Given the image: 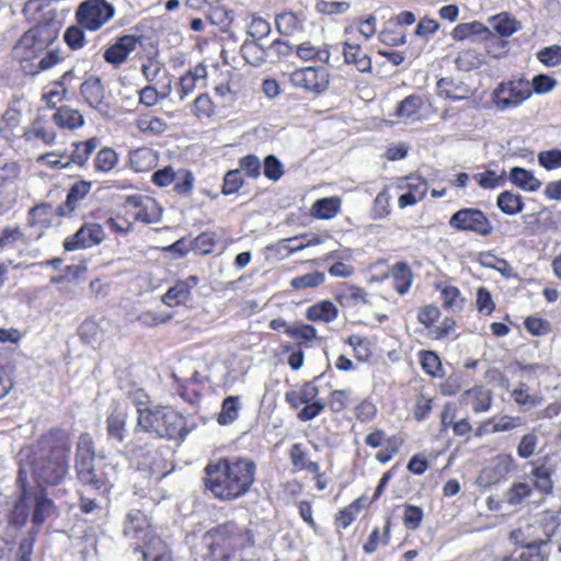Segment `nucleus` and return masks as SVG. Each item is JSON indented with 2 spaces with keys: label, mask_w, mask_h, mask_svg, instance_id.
<instances>
[{
  "label": "nucleus",
  "mask_w": 561,
  "mask_h": 561,
  "mask_svg": "<svg viewBox=\"0 0 561 561\" xmlns=\"http://www.w3.org/2000/svg\"><path fill=\"white\" fill-rule=\"evenodd\" d=\"M71 442L61 430L44 434L26 453H20L18 485L28 488L27 474L43 490L61 483L69 470Z\"/></svg>",
  "instance_id": "1"
},
{
  "label": "nucleus",
  "mask_w": 561,
  "mask_h": 561,
  "mask_svg": "<svg viewBox=\"0 0 561 561\" xmlns=\"http://www.w3.org/2000/svg\"><path fill=\"white\" fill-rule=\"evenodd\" d=\"M204 485L214 497L234 501L245 495L255 481L256 465L243 457H225L210 461L204 469Z\"/></svg>",
  "instance_id": "2"
},
{
  "label": "nucleus",
  "mask_w": 561,
  "mask_h": 561,
  "mask_svg": "<svg viewBox=\"0 0 561 561\" xmlns=\"http://www.w3.org/2000/svg\"><path fill=\"white\" fill-rule=\"evenodd\" d=\"M94 460L95 450L93 439L90 434L83 433L78 438L75 455L77 477L90 491H95L99 495L104 497L108 494L112 483L106 473L94 465Z\"/></svg>",
  "instance_id": "3"
},
{
  "label": "nucleus",
  "mask_w": 561,
  "mask_h": 561,
  "mask_svg": "<svg viewBox=\"0 0 561 561\" xmlns=\"http://www.w3.org/2000/svg\"><path fill=\"white\" fill-rule=\"evenodd\" d=\"M137 433H149L158 438L184 440L188 431L186 420L176 411L157 405L152 412L142 413L137 417Z\"/></svg>",
  "instance_id": "4"
},
{
  "label": "nucleus",
  "mask_w": 561,
  "mask_h": 561,
  "mask_svg": "<svg viewBox=\"0 0 561 561\" xmlns=\"http://www.w3.org/2000/svg\"><path fill=\"white\" fill-rule=\"evenodd\" d=\"M123 455L131 466L147 472L148 478L154 482H159L170 472L159 451L152 444L144 442L142 433H137L135 427L131 438L124 444Z\"/></svg>",
  "instance_id": "5"
},
{
  "label": "nucleus",
  "mask_w": 561,
  "mask_h": 561,
  "mask_svg": "<svg viewBox=\"0 0 561 561\" xmlns=\"http://www.w3.org/2000/svg\"><path fill=\"white\" fill-rule=\"evenodd\" d=\"M56 38L47 25H39L26 31L13 47V55L21 60H31L46 49Z\"/></svg>",
  "instance_id": "6"
},
{
  "label": "nucleus",
  "mask_w": 561,
  "mask_h": 561,
  "mask_svg": "<svg viewBox=\"0 0 561 561\" xmlns=\"http://www.w3.org/2000/svg\"><path fill=\"white\" fill-rule=\"evenodd\" d=\"M528 85L524 79L500 82L491 95L494 107L504 112L520 106L533 95Z\"/></svg>",
  "instance_id": "7"
},
{
  "label": "nucleus",
  "mask_w": 561,
  "mask_h": 561,
  "mask_svg": "<svg viewBox=\"0 0 561 561\" xmlns=\"http://www.w3.org/2000/svg\"><path fill=\"white\" fill-rule=\"evenodd\" d=\"M115 15V7L106 0H84L76 10V20L88 31L100 30Z\"/></svg>",
  "instance_id": "8"
},
{
  "label": "nucleus",
  "mask_w": 561,
  "mask_h": 561,
  "mask_svg": "<svg viewBox=\"0 0 561 561\" xmlns=\"http://www.w3.org/2000/svg\"><path fill=\"white\" fill-rule=\"evenodd\" d=\"M448 225L456 231L472 232L479 237H488L494 230L488 216L481 209L473 207H465L454 213Z\"/></svg>",
  "instance_id": "9"
},
{
  "label": "nucleus",
  "mask_w": 561,
  "mask_h": 561,
  "mask_svg": "<svg viewBox=\"0 0 561 561\" xmlns=\"http://www.w3.org/2000/svg\"><path fill=\"white\" fill-rule=\"evenodd\" d=\"M289 81L295 88L321 95L329 89L330 73L324 67H304L291 72Z\"/></svg>",
  "instance_id": "10"
},
{
  "label": "nucleus",
  "mask_w": 561,
  "mask_h": 561,
  "mask_svg": "<svg viewBox=\"0 0 561 561\" xmlns=\"http://www.w3.org/2000/svg\"><path fill=\"white\" fill-rule=\"evenodd\" d=\"M105 238L103 227L95 222L84 224L72 236L66 238L64 247L67 251L88 249L100 244Z\"/></svg>",
  "instance_id": "11"
},
{
  "label": "nucleus",
  "mask_w": 561,
  "mask_h": 561,
  "mask_svg": "<svg viewBox=\"0 0 561 561\" xmlns=\"http://www.w3.org/2000/svg\"><path fill=\"white\" fill-rule=\"evenodd\" d=\"M139 41L140 36L137 35H123L117 37L115 43L103 53L104 60L114 67L121 66L136 49Z\"/></svg>",
  "instance_id": "12"
},
{
  "label": "nucleus",
  "mask_w": 561,
  "mask_h": 561,
  "mask_svg": "<svg viewBox=\"0 0 561 561\" xmlns=\"http://www.w3.org/2000/svg\"><path fill=\"white\" fill-rule=\"evenodd\" d=\"M199 283V277L190 275L185 279L178 280L167 293L162 296V302L168 307H176L185 305L191 300L192 289Z\"/></svg>",
  "instance_id": "13"
},
{
  "label": "nucleus",
  "mask_w": 561,
  "mask_h": 561,
  "mask_svg": "<svg viewBox=\"0 0 561 561\" xmlns=\"http://www.w3.org/2000/svg\"><path fill=\"white\" fill-rule=\"evenodd\" d=\"M123 534L126 538L147 545L151 530L146 515L138 510L130 511L126 516Z\"/></svg>",
  "instance_id": "14"
},
{
  "label": "nucleus",
  "mask_w": 561,
  "mask_h": 561,
  "mask_svg": "<svg viewBox=\"0 0 561 561\" xmlns=\"http://www.w3.org/2000/svg\"><path fill=\"white\" fill-rule=\"evenodd\" d=\"M80 94L92 108L103 113L108 110L104 103V85L99 77L91 76L80 85Z\"/></svg>",
  "instance_id": "15"
},
{
  "label": "nucleus",
  "mask_w": 561,
  "mask_h": 561,
  "mask_svg": "<svg viewBox=\"0 0 561 561\" xmlns=\"http://www.w3.org/2000/svg\"><path fill=\"white\" fill-rule=\"evenodd\" d=\"M91 187L92 182L90 181L81 180L75 182L68 191L66 201L56 208V215L59 217L71 215L77 209L79 202L89 194Z\"/></svg>",
  "instance_id": "16"
},
{
  "label": "nucleus",
  "mask_w": 561,
  "mask_h": 561,
  "mask_svg": "<svg viewBox=\"0 0 561 561\" xmlns=\"http://www.w3.org/2000/svg\"><path fill=\"white\" fill-rule=\"evenodd\" d=\"M127 413L123 410H114L106 417L107 439L116 444H125L127 437Z\"/></svg>",
  "instance_id": "17"
},
{
  "label": "nucleus",
  "mask_w": 561,
  "mask_h": 561,
  "mask_svg": "<svg viewBox=\"0 0 561 561\" xmlns=\"http://www.w3.org/2000/svg\"><path fill=\"white\" fill-rule=\"evenodd\" d=\"M19 497L8 517L9 524L15 528H22L26 524L30 516L28 501L33 495L27 486L19 485Z\"/></svg>",
  "instance_id": "18"
},
{
  "label": "nucleus",
  "mask_w": 561,
  "mask_h": 561,
  "mask_svg": "<svg viewBox=\"0 0 561 561\" xmlns=\"http://www.w3.org/2000/svg\"><path fill=\"white\" fill-rule=\"evenodd\" d=\"M33 500L34 510L31 518L33 527L31 529H37L38 533L46 519L54 515L56 506L47 493L44 492V489L39 493L34 494Z\"/></svg>",
  "instance_id": "19"
},
{
  "label": "nucleus",
  "mask_w": 561,
  "mask_h": 561,
  "mask_svg": "<svg viewBox=\"0 0 561 561\" xmlns=\"http://www.w3.org/2000/svg\"><path fill=\"white\" fill-rule=\"evenodd\" d=\"M240 53L247 64L260 67L270 58V50L260 41L247 38L240 47Z\"/></svg>",
  "instance_id": "20"
},
{
  "label": "nucleus",
  "mask_w": 561,
  "mask_h": 561,
  "mask_svg": "<svg viewBox=\"0 0 561 561\" xmlns=\"http://www.w3.org/2000/svg\"><path fill=\"white\" fill-rule=\"evenodd\" d=\"M343 55L344 61L348 65H354L359 72H370V56L365 53L358 44H350L348 42H345Z\"/></svg>",
  "instance_id": "21"
},
{
  "label": "nucleus",
  "mask_w": 561,
  "mask_h": 561,
  "mask_svg": "<svg viewBox=\"0 0 561 561\" xmlns=\"http://www.w3.org/2000/svg\"><path fill=\"white\" fill-rule=\"evenodd\" d=\"M438 95L445 99L459 101L468 98L469 89L462 81L451 77L440 78L437 81Z\"/></svg>",
  "instance_id": "22"
},
{
  "label": "nucleus",
  "mask_w": 561,
  "mask_h": 561,
  "mask_svg": "<svg viewBox=\"0 0 561 561\" xmlns=\"http://www.w3.org/2000/svg\"><path fill=\"white\" fill-rule=\"evenodd\" d=\"M389 275L393 280V288L399 295L403 296L409 291L412 285L413 274L408 263H396L390 268Z\"/></svg>",
  "instance_id": "23"
},
{
  "label": "nucleus",
  "mask_w": 561,
  "mask_h": 561,
  "mask_svg": "<svg viewBox=\"0 0 561 561\" xmlns=\"http://www.w3.org/2000/svg\"><path fill=\"white\" fill-rule=\"evenodd\" d=\"M508 180L525 192H536L541 186V181L531 171L520 167L511 169Z\"/></svg>",
  "instance_id": "24"
},
{
  "label": "nucleus",
  "mask_w": 561,
  "mask_h": 561,
  "mask_svg": "<svg viewBox=\"0 0 561 561\" xmlns=\"http://www.w3.org/2000/svg\"><path fill=\"white\" fill-rule=\"evenodd\" d=\"M241 535L242 528H240L234 522H228L211 528L206 533V537L214 538L216 540L215 542L209 543L210 552H215L216 547L221 545L220 541L232 539Z\"/></svg>",
  "instance_id": "25"
},
{
  "label": "nucleus",
  "mask_w": 561,
  "mask_h": 561,
  "mask_svg": "<svg viewBox=\"0 0 561 561\" xmlns=\"http://www.w3.org/2000/svg\"><path fill=\"white\" fill-rule=\"evenodd\" d=\"M462 400L471 399L472 410L476 413L485 412L490 409L492 402L491 390L478 386L466 390L462 396Z\"/></svg>",
  "instance_id": "26"
},
{
  "label": "nucleus",
  "mask_w": 561,
  "mask_h": 561,
  "mask_svg": "<svg viewBox=\"0 0 561 561\" xmlns=\"http://www.w3.org/2000/svg\"><path fill=\"white\" fill-rule=\"evenodd\" d=\"M339 310L330 300H322L307 309L306 317L310 321L332 322L337 318Z\"/></svg>",
  "instance_id": "27"
},
{
  "label": "nucleus",
  "mask_w": 561,
  "mask_h": 561,
  "mask_svg": "<svg viewBox=\"0 0 561 561\" xmlns=\"http://www.w3.org/2000/svg\"><path fill=\"white\" fill-rule=\"evenodd\" d=\"M107 321L104 318L96 320L94 317L85 319L78 329L80 340L85 344H91L103 337V323Z\"/></svg>",
  "instance_id": "28"
},
{
  "label": "nucleus",
  "mask_w": 561,
  "mask_h": 561,
  "mask_svg": "<svg viewBox=\"0 0 561 561\" xmlns=\"http://www.w3.org/2000/svg\"><path fill=\"white\" fill-rule=\"evenodd\" d=\"M53 119L57 126L68 129H75L84 124L83 115L69 106L59 107L53 115Z\"/></svg>",
  "instance_id": "29"
},
{
  "label": "nucleus",
  "mask_w": 561,
  "mask_h": 561,
  "mask_svg": "<svg viewBox=\"0 0 561 561\" xmlns=\"http://www.w3.org/2000/svg\"><path fill=\"white\" fill-rule=\"evenodd\" d=\"M341 207L337 197L317 199L311 207V215L318 219H331L336 216Z\"/></svg>",
  "instance_id": "30"
},
{
  "label": "nucleus",
  "mask_w": 561,
  "mask_h": 561,
  "mask_svg": "<svg viewBox=\"0 0 561 561\" xmlns=\"http://www.w3.org/2000/svg\"><path fill=\"white\" fill-rule=\"evenodd\" d=\"M516 469V460L511 455H499L490 468V471L492 472L490 478L493 482H499Z\"/></svg>",
  "instance_id": "31"
},
{
  "label": "nucleus",
  "mask_w": 561,
  "mask_h": 561,
  "mask_svg": "<svg viewBox=\"0 0 561 561\" xmlns=\"http://www.w3.org/2000/svg\"><path fill=\"white\" fill-rule=\"evenodd\" d=\"M496 206L506 215L519 214L524 208V202L519 194L511 191L502 192L496 198Z\"/></svg>",
  "instance_id": "32"
},
{
  "label": "nucleus",
  "mask_w": 561,
  "mask_h": 561,
  "mask_svg": "<svg viewBox=\"0 0 561 561\" xmlns=\"http://www.w3.org/2000/svg\"><path fill=\"white\" fill-rule=\"evenodd\" d=\"M551 476L552 470L546 466H537L530 472L535 489L543 495H549L553 491Z\"/></svg>",
  "instance_id": "33"
},
{
  "label": "nucleus",
  "mask_w": 561,
  "mask_h": 561,
  "mask_svg": "<svg viewBox=\"0 0 561 561\" xmlns=\"http://www.w3.org/2000/svg\"><path fill=\"white\" fill-rule=\"evenodd\" d=\"M156 163V157L149 148H139L129 153L130 168L136 172L150 170Z\"/></svg>",
  "instance_id": "34"
},
{
  "label": "nucleus",
  "mask_w": 561,
  "mask_h": 561,
  "mask_svg": "<svg viewBox=\"0 0 561 561\" xmlns=\"http://www.w3.org/2000/svg\"><path fill=\"white\" fill-rule=\"evenodd\" d=\"M22 112L21 110L9 106L1 118L2 126H0V136L3 139L10 140L14 136V130L21 123Z\"/></svg>",
  "instance_id": "35"
},
{
  "label": "nucleus",
  "mask_w": 561,
  "mask_h": 561,
  "mask_svg": "<svg viewBox=\"0 0 561 561\" xmlns=\"http://www.w3.org/2000/svg\"><path fill=\"white\" fill-rule=\"evenodd\" d=\"M533 488L527 482H514L504 493L507 504L512 506L522 505L525 500L531 496Z\"/></svg>",
  "instance_id": "36"
},
{
  "label": "nucleus",
  "mask_w": 561,
  "mask_h": 561,
  "mask_svg": "<svg viewBox=\"0 0 561 561\" xmlns=\"http://www.w3.org/2000/svg\"><path fill=\"white\" fill-rule=\"evenodd\" d=\"M489 34L490 30L477 21L458 24L451 32V36L456 41H463L476 35H479L480 37H486Z\"/></svg>",
  "instance_id": "37"
},
{
  "label": "nucleus",
  "mask_w": 561,
  "mask_h": 561,
  "mask_svg": "<svg viewBox=\"0 0 561 561\" xmlns=\"http://www.w3.org/2000/svg\"><path fill=\"white\" fill-rule=\"evenodd\" d=\"M98 139L90 138L83 142H73L75 149L71 154L68 157L70 163H75L77 165L83 167L88 161L90 154L98 147Z\"/></svg>",
  "instance_id": "38"
},
{
  "label": "nucleus",
  "mask_w": 561,
  "mask_h": 561,
  "mask_svg": "<svg viewBox=\"0 0 561 561\" xmlns=\"http://www.w3.org/2000/svg\"><path fill=\"white\" fill-rule=\"evenodd\" d=\"M239 401L240 399L237 396H229L222 401L221 411L217 417L220 425H229L238 419L240 410Z\"/></svg>",
  "instance_id": "39"
},
{
  "label": "nucleus",
  "mask_w": 561,
  "mask_h": 561,
  "mask_svg": "<svg viewBox=\"0 0 561 561\" xmlns=\"http://www.w3.org/2000/svg\"><path fill=\"white\" fill-rule=\"evenodd\" d=\"M275 26L280 35L291 36L300 27V22L294 12L286 11L276 14Z\"/></svg>",
  "instance_id": "40"
},
{
  "label": "nucleus",
  "mask_w": 561,
  "mask_h": 561,
  "mask_svg": "<svg viewBox=\"0 0 561 561\" xmlns=\"http://www.w3.org/2000/svg\"><path fill=\"white\" fill-rule=\"evenodd\" d=\"M494 31L503 37H507L520 30V22L508 13H501L494 16Z\"/></svg>",
  "instance_id": "41"
},
{
  "label": "nucleus",
  "mask_w": 561,
  "mask_h": 561,
  "mask_svg": "<svg viewBox=\"0 0 561 561\" xmlns=\"http://www.w3.org/2000/svg\"><path fill=\"white\" fill-rule=\"evenodd\" d=\"M138 129L145 134L158 136L167 130V123L157 116L142 115L136 122Z\"/></svg>",
  "instance_id": "42"
},
{
  "label": "nucleus",
  "mask_w": 561,
  "mask_h": 561,
  "mask_svg": "<svg viewBox=\"0 0 561 561\" xmlns=\"http://www.w3.org/2000/svg\"><path fill=\"white\" fill-rule=\"evenodd\" d=\"M25 141L31 142L34 139H41L44 144L51 146L56 140V133L51 128H46L39 125L33 124L24 130L23 136Z\"/></svg>",
  "instance_id": "43"
},
{
  "label": "nucleus",
  "mask_w": 561,
  "mask_h": 561,
  "mask_svg": "<svg viewBox=\"0 0 561 561\" xmlns=\"http://www.w3.org/2000/svg\"><path fill=\"white\" fill-rule=\"evenodd\" d=\"M216 243V233L213 231H205L191 241V249L197 254L208 255L214 251Z\"/></svg>",
  "instance_id": "44"
},
{
  "label": "nucleus",
  "mask_w": 561,
  "mask_h": 561,
  "mask_svg": "<svg viewBox=\"0 0 561 561\" xmlns=\"http://www.w3.org/2000/svg\"><path fill=\"white\" fill-rule=\"evenodd\" d=\"M423 105V100L420 95H409L403 99L397 107V116L400 118H410L417 114Z\"/></svg>",
  "instance_id": "45"
},
{
  "label": "nucleus",
  "mask_w": 561,
  "mask_h": 561,
  "mask_svg": "<svg viewBox=\"0 0 561 561\" xmlns=\"http://www.w3.org/2000/svg\"><path fill=\"white\" fill-rule=\"evenodd\" d=\"M98 496H91L89 490L82 492L79 499V508L83 514H100L103 512L102 502L106 501V495L102 497L96 493Z\"/></svg>",
  "instance_id": "46"
},
{
  "label": "nucleus",
  "mask_w": 561,
  "mask_h": 561,
  "mask_svg": "<svg viewBox=\"0 0 561 561\" xmlns=\"http://www.w3.org/2000/svg\"><path fill=\"white\" fill-rule=\"evenodd\" d=\"M339 301L346 307H355L367 302V293L359 287L351 286L339 295Z\"/></svg>",
  "instance_id": "47"
},
{
  "label": "nucleus",
  "mask_w": 561,
  "mask_h": 561,
  "mask_svg": "<svg viewBox=\"0 0 561 561\" xmlns=\"http://www.w3.org/2000/svg\"><path fill=\"white\" fill-rule=\"evenodd\" d=\"M493 423V433L508 432L515 430L525 424L524 417L522 416H510L502 415L500 417H493L490 420Z\"/></svg>",
  "instance_id": "48"
},
{
  "label": "nucleus",
  "mask_w": 561,
  "mask_h": 561,
  "mask_svg": "<svg viewBox=\"0 0 561 561\" xmlns=\"http://www.w3.org/2000/svg\"><path fill=\"white\" fill-rule=\"evenodd\" d=\"M37 537V529H30L27 535L22 538L19 542L16 551V560L19 561H31L33 554V548Z\"/></svg>",
  "instance_id": "49"
},
{
  "label": "nucleus",
  "mask_w": 561,
  "mask_h": 561,
  "mask_svg": "<svg viewBox=\"0 0 561 561\" xmlns=\"http://www.w3.org/2000/svg\"><path fill=\"white\" fill-rule=\"evenodd\" d=\"M244 184V180L241 174V170H230L228 171L222 181L221 193L224 195H231L239 191Z\"/></svg>",
  "instance_id": "50"
},
{
  "label": "nucleus",
  "mask_w": 561,
  "mask_h": 561,
  "mask_svg": "<svg viewBox=\"0 0 561 561\" xmlns=\"http://www.w3.org/2000/svg\"><path fill=\"white\" fill-rule=\"evenodd\" d=\"M247 176L257 179L261 175L262 163L257 156L247 154L239 159V168Z\"/></svg>",
  "instance_id": "51"
},
{
  "label": "nucleus",
  "mask_w": 561,
  "mask_h": 561,
  "mask_svg": "<svg viewBox=\"0 0 561 561\" xmlns=\"http://www.w3.org/2000/svg\"><path fill=\"white\" fill-rule=\"evenodd\" d=\"M324 279L323 273L313 272L293 278L290 285L294 289L314 288L322 284Z\"/></svg>",
  "instance_id": "52"
},
{
  "label": "nucleus",
  "mask_w": 561,
  "mask_h": 561,
  "mask_svg": "<svg viewBox=\"0 0 561 561\" xmlns=\"http://www.w3.org/2000/svg\"><path fill=\"white\" fill-rule=\"evenodd\" d=\"M117 161V154L113 149L102 148L95 157V169L101 172H110Z\"/></svg>",
  "instance_id": "53"
},
{
  "label": "nucleus",
  "mask_w": 561,
  "mask_h": 561,
  "mask_svg": "<svg viewBox=\"0 0 561 561\" xmlns=\"http://www.w3.org/2000/svg\"><path fill=\"white\" fill-rule=\"evenodd\" d=\"M403 512V523L404 526L410 530H416L420 528L424 513L420 506L405 504Z\"/></svg>",
  "instance_id": "54"
},
{
  "label": "nucleus",
  "mask_w": 561,
  "mask_h": 561,
  "mask_svg": "<svg viewBox=\"0 0 561 561\" xmlns=\"http://www.w3.org/2000/svg\"><path fill=\"white\" fill-rule=\"evenodd\" d=\"M127 399L136 407L137 417H140L142 413H150L153 410V408L149 407V396L141 388L130 390L127 393Z\"/></svg>",
  "instance_id": "55"
},
{
  "label": "nucleus",
  "mask_w": 561,
  "mask_h": 561,
  "mask_svg": "<svg viewBox=\"0 0 561 561\" xmlns=\"http://www.w3.org/2000/svg\"><path fill=\"white\" fill-rule=\"evenodd\" d=\"M524 386L525 385L522 383V387L514 389L511 396L514 399V401L526 411L531 408L538 407L541 403V398L536 394H529L524 389Z\"/></svg>",
  "instance_id": "56"
},
{
  "label": "nucleus",
  "mask_w": 561,
  "mask_h": 561,
  "mask_svg": "<svg viewBox=\"0 0 561 561\" xmlns=\"http://www.w3.org/2000/svg\"><path fill=\"white\" fill-rule=\"evenodd\" d=\"M420 360H421V366H422L423 370L427 375H430L432 377H436L438 375V370L442 367V363H440L438 355L435 352L422 351L420 353Z\"/></svg>",
  "instance_id": "57"
},
{
  "label": "nucleus",
  "mask_w": 561,
  "mask_h": 561,
  "mask_svg": "<svg viewBox=\"0 0 561 561\" xmlns=\"http://www.w3.org/2000/svg\"><path fill=\"white\" fill-rule=\"evenodd\" d=\"M473 179L482 188H495L505 182V172L497 175L493 170L474 174Z\"/></svg>",
  "instance_id": "58"
},
{
  "label": "nucleus",
  "mask_w": 561,
  "mask_h": 561,
  "mask_svg": "<svg viewBox=\"0 0 561 561\" xmlns=\"http://www.w3.org/2000/svg\"><path fill=\"white\" fill-rule=\"evenodd\" d=\"M263 172L268 180L276 182L284 174L283 163L276 156L268 154L264 159Z\"/></svg>",
  "instance_id": "59"
},
{
  "label": "nucleus",
  "mask_w": 561,
  "mask_h": 561,
  "mask_svg": "<svg viewBox=\"0 0 561 561\" xmlns=\"http://www.w3.org/2000/svg\"><path fill=\"white\" fill-rule=\"evenodd\" d=\"M286 334L294 340L309 342L316 339L317 330L311 324H296L286 328Z\"/></svg>",
  "instance_id": "60"
},
{
  "label": "nucleus",
  "mask_w": 561,
  "mask_h": 561,
  "mask_svg": "<svg viewBox=\"0 0 561 561\" xmlns=\"http://www.w3.org/2000/svg\"><path fill=\"white\" fill-rule=\"evenodd\" d=\"M547 545L546 540H538L523 545L525 548L519 557L518 561H543L545 556L541 552L542 546Z\"/></svg>",
  "instance_id": "61"
},
{
  "label": "nucleus",
  "mask_w": 561,
  "mask_h": 561,
  "mask_svg": "<svg viewBox=\"0 0 561 561\" xmlns=\"http://www.w3.org/2000/svg\"><path fill=\"white\" fill-rule=\"evenodd\" d=\"M271 33L270 23L261 16H253L247 32L248 36L252 39L261 41L267 37Z\"/></svg>",
  "instance_id": "62"
},
{
  "label": "nucleus",
  "mask_w": 561,
  "mask_h": 561,
  "mask_svg": "<svg viewBox=\"0 0 561 561\" xmlns=\"http://www.w3.org/2000/svg\"><path fill=\"white\" fill-rule=\"evenodd\" d=\"M84 27L81 25L69 26L65 34L64 39L71 49H79L83 47L85 42Z\"/></svg>",
  "instance_id": "63"
},
{
  "label": "nucleus",
  "mask_w": 561,
  "mask_h": 561,
  "mask_svg": "<svg viewBox=\"0 0 561 561\" xmlns=\"http://www.w3.org/2000/svg\"><path fill=\"white\" fill-rule=\"evenodd\" d=\"M193 113L198 118L209 117L214 113V104L207 93L199 94L193 102Z\"/></svg>",
  "instance_id": "64"
}]
</instances>
